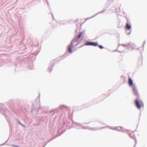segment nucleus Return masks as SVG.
<instances>
[{
  "instance_id": "obj_1",
  "label": "nucleus",
  "mask_w": 147,
  "mask_h": 147,
  "mask_svg": "<svg viewBox=\"0 0 147 147\" xmlns=\"http://www.w3.org/2000/svg\"><path fill=\"white\" fill-rule=\"evenodd\" d=\"M77 40L76 39H74L73 40L71 44L67 46L68 51L69 53L72 52V49L74 46V43L77 42Z\"/></svg>"
},
{
  "instance_id": "obj_2",
  "label": "nucleus",
  "mask_w": 147,
  "mask_h": 147,
  "mask_svg": "<svg viewBox=\"0 0 147 147\" xmlns=\"http://www.w3.org/2000/svg\"><path fill=\"white\" fill-rule=\"evenodd\" d=\"M135 104L138 109H140L141 107L143 106V104L142 102L140 100H138V99H136L135 100Z\"/></svg>"
},
{
  "instance_id": "obj_3",
  "label": "nucleus",
  "mask_w": 147,
  "mask_h": 147,
  "mask_svg": "<svg viewBox=\"0 0 147 147\" xmlns=\"http://www.w3.org/2000/svg\"><path fill=\"white\" fill-rule=\"evenodd\" d=\"M85 45H91L96 47L98 46V44L96 42H87L86 43Z\"/></svg>"
},
{
  "instance_id": "obj_4",
  "label": "nucleus",
  "mask_w": 147,
  "mask_h": 147,
  "mask_svg": "<svg viewBox=\"0 0 147 147\" xmlns=\"http://www.w3.org/2000/svg\"><path fill=\"white\" fill-rule=\"evenodd\" d=\"M128 83L130 86H132L133 85V82L130 78H129Z\"/></svg>"
},
{
  "instance_id": "obj_5",
  "label": "nucleus",
  "mask_w": 147,
  "mask_h": 147,
  "mask_svg": "<svg viewBox=\"0 0 147 147\" xmlns=\"http://www.w3.org/2000/svg\"><path fill=\"white\" fill-rule=\"evenodd\" d=\"M133 90L134 93V94H135V95H136V96H138V92L137 91V90L134 87H133Z\"/></svg>"
},
{
  "instance_id": "obj_6",
  "label": "nucleus",
  "mask_w": 147,
  "mask_h": 147,
  "mask_svg": "<svg viewBox=\"0 0 147 147\" xmlns=\"http://www.w3.org/2000/svg\"><path fill=\"white\" fill-rule=\"evenodd\" d=\"M126 28L128 30H130L131 28V26L128 23L126 24Z\"/></svg>"
},
{
  "instance_id": "obj_7",
  "label": "nucleus",
  "mask_w": 147,
  "mask_h": 147,
  "mask_svg": "<svg viewBox=\"0 0 147 147\" xmlns=\"http://www.w3.org/2000/svg\"><path fill=\"white\" fill-rule=\"evenodd\" d=\"M82 34V32H80L79 35H78V38H80L81 37Z\"/></svg>"
},
{
  "instance_id": "obj_8",
  "label": "nucleus",
  "mask_w": 147,
  "mask_h": 147,
  "mask_svg": "<svg viewBox=\"0 0 147 147\" xmlns=\"http://www.w3.org/2000/svg\"><path fill=\"white\" fill-rule=\"evenodd\" d=\"M99 47L100 49H102L103 48V47L101 45H100L99 46Z\"/></svg>"
},
{
  "instance_id": "obj_9",
  "label": "nucleus",
  "mask_w": 147,
  "mask_h": 147,
  "mask_svg": "<svg viewBox=\"0 0 147 147\" xmlns=\"http://www.w3.org/2000/svg\"><path fill=\"white\" fill-rule=\"evenodd\" d=\"M121 46H124V47H126V46L125 45H120V46H119V47H121Z\"/></svg>"
},
{
  "instance_id": "obj_10",
  "label": "nucleus",
  "mask_w": 147,
  "mask_h": 147,
  "mask_svg": "<svg viewBox=\"0 0 147 147\" xmlns=\"http://www.w3.org/2000/svg\"><path fill=\"white\" fill-rule=\"evenodd\" d=\"M77 44V43H76V45Z\"/></svg>"
}]
</instances>
